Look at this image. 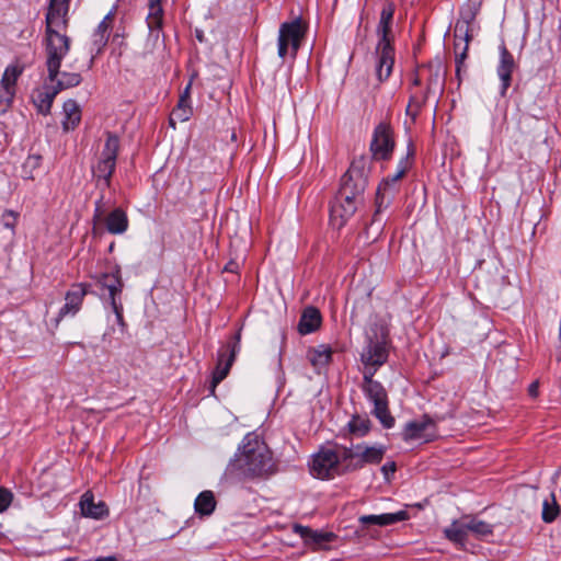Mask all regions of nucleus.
Listing matches in <instances>:
<instances>
[{"mask_svg": "<svg viewBox=\"0 0 561 561\" xmlns=\"http://www.w3.org/2000/svg\"><path fill=\"white\" fill-rule=\"evenodd\" d=\"M103 195L95 202V209L93 215L94 221H101L103 220L105 228L108 233L111 234H123L127 231L129 227V220L126 211L117 207L110 211L105 217L104 209H103Z\"/></svg>", "mask_w": 561, "mask_h": 561, "instance_id": "obj_14", "label": "nucleus"}, {"mask_svg": "<svg viewBox=\"0 0 561 561\" xmlns=\"http://www.w3.org/2000/svg\"><path fill=\"white\" fill-rule=\"evenodd\" d=\"M306 27L300 18L284 22L279 26L277 39V54L283 60L286 57L295 59L305 37Z\"/></svg>", "mask_w": 561, "mask_h": 561, "instance_id": "obj_10", "label": "nucleus"}, {"mask_svg": "<svg viewBox=\"0 0 561 561\" xmlns=\"http://www.w3.org/2000/svg\"><path fill=\"white\" fill-rule=\"evenodd\" d=\"M192 114L193 108L191 103L178 102L176 107L171 113L169 124L171 127L175 128L176 122H186L191 118Z\"/></svg>", "mask_w": 561, "mask_h": 561, "instance_id": "obj_37", "label": "nucleus"}, {"mask_svg": "<svg viewBox=\"0 0 561 561\" xmlns=\"http://www.w3.org/2000/svg\"><path fill=\"white\" fill-rule=\"evenodd\" d=\"M18 221V214L11 209L5 210L2 214V224L7 229L14 231Z\"/></svg>", "mask_w": 561, "mask_h": 561, "instance_id": "obj_41", "label": "nucleus"}, {"mask_svg": "<svg viewBox=\"0 0 561 561\" xmlns=\"http://www.w3.org/2000/svg\"><path fill=\"white\" fill-rule=\"evenodd\" d=\"M407 518L408 513L405 511H399L396 513H385L380 515H363L358 520L363 525L388 526L405 520Z\"/></svg>", "mask_w": 561, "mask_h": 561, "instance_id": "obj_27", "label": "nucleus"}, {"mask_svg": "<svg viewBox=\"0 0 561 561\" xmlns=\"http://www.w3.org/2000/svg\"><path fill=\"white\" fill-rule=\"evenodd\" d=\"M428 94L423 91H412L410 93L409 103L405 108V114L411 118V124L416 121L422 107L426 103Z\"/></svg>", "mask_w": 561, "mask_h": 561, "instance_id": "obj_30", "label": "nucleus"}, {"mask_svg": "<svg viewBox=\"0 0 561 561\" xmlns=\"http://www.w3.org/2000/svg\"><path fill=\"white\" fill-rule=\"evenodd\" d=\"M276 471L273 455L267 445L256 435L248 434L242 439L226 473L240 481L265 479Z\"/></svg>", "mask_w": 561, "mask_h": 561, "instance_id": "obj_1", "label": "nucleus"}, {"mask_svg": "<svg viewBox=\"0 0 561 561\" xmlns=\"http://www.w3.org/2000/svg\"><path fill=\"white\" fill-rule=\"evenodd\" d=\"M307 358L314 369L320 370L331 362L332 350L327 345H319L308 351Z\"/></svg>", "mask_w": 561, "mask_h": 561, "instance_id": "obj_29", "label": "nucleus"}, {"mask_svg": "<svg viewBox=\"0 0 561 561\" xmlns=\"http://www.w3.org/2000/svg\"><path fill=\"white\" fill-rule=\"evenodd\" d=\"M241 331H238L226 346L218 352L217 366L213 373L211 392L215 388L227 377L229 370L236 359L237 354L240 352Z\"/></svg>", "mask_w": 561, "mask_h": 561, "instance_id": "obj_11", "label": "nucleus"}, {"mask_svg": "<svg viewBox=\"0 0 561 561\" xmlns=\"http://www.w3.org/2000/svg\"><path fill=\"white\" fill-rule=\"evenodd\" d=\"M386 453L383 445H367L365 443L342 445V461L346 468V473L360 470L367 465H378L381 462Z\"/></svg>", "mask_w": 561, "mask_h": 561, "instance_id": "obj_8", "label": "nucleus"}, {"mask_svg": "<svg viewBox=\"0 0 561 561\" xmlns=\"http://www.w3.org/2000/svg\"><path fill=\"white\" fill-rule=\"evenodd\" d=\"M23 71L24 66L19 62L9 65L4 69L0 83L16 90V81L23 73Z\"/></svg>", "mask_w": 561, "mask_h": 561, "instance_id": "obj_35", "label": "nucleus"}, {"mask_svg": "<svg viewBox=\"0 0 561 561\" xmlns=\"http://www.w3.org/2000/svg\"><path fill=\"white\" fill-rule=\"evenodd\" d=\"M336 196L346 203L351 202L355 208H357L358 205L363 202L362 195H355L354 193L350 192L348 188H340Z\"/></svg>", "mask_w": 561, "mask_h": 561, "instance_id": "obj_40", "label": "nucleus"}, {"mask_svg": "<svg viewBox=\"0 0 561 561\" xmlns=\"http://www.w3.org/2000/svg\"><path fill=\"white\" fill-rule=\"evenodd\" d=\"M57 94L58 92L53 85L50 88H45L43 91H38L34 99V104L38 112L43 115H48Z\"/></svg>", "mask_w": 561, "mask_h": 561, "instance_id": "obj_31", "label": "nucleus"}, {"mask_svg": "<svg viewBox=\"0 0 561 561\" xmlns=\"http://www.w3.org/2000/svg\"><path fill=\"white\" fill-rule=\"evenodd\" d=\"M114 20V10H111L103 20L99 23L98 27L92 34V51L99 55L106 46L112 30Z\"/></svg>", "mask_w": 561, "mask_h": 561, "instance_id": "obj_21", "label": "nucleus"}, {"mask_svg": "<svg viewBox=\"0 0 561 561\" xmlns=\"http://www.w3.org/2000/svg\"><path fill=\"white\" fill-rule=\"evenodd\" d=\"M444 534L450 541L463 546L469 534H472L479 539L492 536L493 525L476 516L466 515L459 520H454L449 527L445 528Z\"/></svg>", "mask_w": 561, "mask_h": 561, "instance_id": "obj_9", "label": "nucleus"}, {"mask_svg": "<svg viewBox=\"0 0 561 561\" xmlns=\"http://www.w3.org/2000/svg\"><path fill=\"white\" fill-rule=\"evenodd\" d=\"M356 210L357 208L351 202L346 203L336 196L331 205L330 220L336 228H342Z\"/></svg>", "mask_w": 561, "mask_h": 561, "instance_id": "obj_24", "label": "nucleus"}, {"mask_svg": "<svg viewBox=\"0 0 561 561\" xmlns=\"http://www.w3.org/2000/svg\"><path fill=\"white\" fill-rule=\"evenodd\" d=\"M322 322L320 311L314 307H307L300 317L298 323V332L302 335H307L317 331Z\"/></svg>", "mask_w": 561, "mask_h": 561, "instance_id": "obj_26", "label": "nucleus"}, {"mask_svg": "<svg viewBox=\"0 0 561 561\" xmlns=\"http://www.w3.org/2000/svg\"><path fill=\"white\" fill-rule=\"evenodd\" d=\"M310 473L320 480H333L346 473L344 461H342V445L334 444L331 447H321L312 456L310 461Z\"/></svg>", "mask_w": 561, "mask_h": 561, "instance_id": "obj_5", "label": "nucleus"}, {"mask_svg": "<svg viewBox=\"0 0 561 561\" xmlns=\"http://www.w3.org/2000/svg\"><path fill=\"white\" fill-rule=\"evenodd\" d=\"M293 531L296 535H299L306 545L312 546L314 548H322L325 543L331 542L335 538L334 534L332 533L316 531L307 526L299 524L294 525Z\"/></svg>", "mask_w": 561, "mask_h": 561, "instance_id": "obj_22", "label": "nucleus"}, {"mask_svg": "<svg viewBox=\"0 0 561 561\" xmlns=\"http://www.w3.org/2000/svg\"><path fill=\"white\" fill-rule=\"evenodd\" d=\"M421 71L424 75L426 81V89L424 91L425 93L430 95L436 91H443L445 79L439 64H428L422 66Z\"/></svg>", "mask_w": 561, "mask_h": 561, "instance_id": "obj_25", "label": "nucleus"}, {"mask_svg": "<svg viewBox=\"0 0 561 561\" xmlns=\"http://www.w3.org/2000/svg\"><path fill=\"white\" fill-rule=\"evenodd\" d=\"M111 305V308L116 317V321L118 323V325H121L122 328L125 327V321H124V316H123V305H122V301L121 299H113V301L110 302Z\"/></svg>", "mask_w": 561, "mask_h": 561, "instance_id": "obj_43", "label": "nucleus"}, {"mask_svg": "<svg viewBox=\"0 0 561 561\" xmlns=\"http://www.w3.org/2000/svg\"><path fill=\"white\" fill-rule=\"evenodd\" d=\"M538 388H539V383H538V381H534V382H531V383L529 385V387H528V393H529V396H530V397H534V398H535V397H537V394H538Z\"/></svg>", "mask_w": 561, "mask_h": 561, "instance_id": "obj_47", "label": "nucleus"}, {"mask_svg": "<svg viewBox=\"0 0 561 561\" xmlns=\"http://www.w3.org/2000/svg\"><path fill=\"white\" fill-rule=\"evenodd\" d=\"M96 283L103 289L108 291L110 302L113 301V299H121L124 283L119 266H115L112 272L100 274L96 278Z\"/></svg>", "mask_w": 561, "mask_h": 561, "instance_id": "obj_20", "label": "nucleus"}, {"mask_svg": "<svg viewBox=\"0 0 561 561\" xmlns=\"http://www.w3.org/2000/svg\"><path fill=\"white\" fill-rule=\"evenodd\" d=\"M474 14L469 19H460L455 24L454 30V53L456 61V75L459 77L462 68H465V61L468 57L469 44L472 39L470 33V23L473 20Z\"/></svg>", "mask_w": 561, "mask_h": 561, "instance_id": "obj_13", "label": "nucleus"}, {"mask_svg": "<svg viewBox=\"0 0 561 561\" xmlns=\"http://www.w3.org/2000/svg\"><path fill=\"white\" fill-rule=\"evenodd\" d=\"M62 128L65 131L73 130L81 122V110L75 100L64 103Z\"/></svg>", "mask_w": 561, "mask_h": 561, "instance_id": "obj_28", "label": "nucleus"}, {"mask_svg": "<svg viewBox=\"0 0 561 561\" xmlns=\"http://www.w3.org/2000/svg\"><path fill=\"white\" fill-rule=\"evenodd\" d=\"M374 369L364 371L362 389L366 398L374 404L371 413L385 428H391L394 425V417L389 412L388 394L385 387L379 381L374 380Z\"/></svg>", "mask_w": 561, "mask_h": 561, "instance_id": "obj_7", "label": "nucleus"}, {"mask_svg": "<svg viewBox=\"0 0 561 561\" xmlns=\"http://www.w3.org/2000/svg\"><path fill=\"white\" fill-rule=\"evenodd\" d=\"M195 512L202 516L210 515L216 507V500L211 491H203L194 503Z\"/></svg>", "mask_w": 561, "mask_h": 561, "instance_id": "obj_34", "label": "nucleus"}, {"mask_svg": "<svg viewBox=\"0 0 561 561\" xmlns=\"http://www.w3.org/2000/svg\"><path fill=\"white\" fill-rule=\"evenodd\" d=\"M394 8L392 4L385 5L381 10L380 20L377 26L379 42L376 48V76L379 82H382L390 77L394 65V48L391 45V23Z\"/></svg>", "mask_w": 561, "mask_h": 561, "instance_id": "obj_3", "label": "nucleus"}, {"mask_svg": "<svg viewBox=\"0 0 561 561\" xmlns=\"http://www.w3.org/2000/svg\"><path fill=\"white\" fill-rule=\"evenodd\" d=\"M196 38H197L199 42H203V41H204V36H203V32H202V31L196 30Z\"/></svg>", "mask_w": 561, "mask_h": 561, "instance_id": "obj_48", "label": "nucleus"}, {"mask_svg": "<svg viewBox=\"0 0 561 561\" xmlns=\"http://www.w3.org/2000/svg\"><path fill=\"white\" fill-rule=\"evenodd\" d=\"M88 294L87 285L79 283L71 286L65 295V305L60 308L57 322L67 316H75L81 309L83 299Z\"/></svg>", "mask_w": 561, "mask_h": 561, "instance_id": "obj_19", "label": "nucleus"}, {"mask_svg": "<svg viewBox=\"0 0 561 561\" xmlns=\"http://www.w3.org/2000/svg\"><path fill=\"white\" fill-rule=\"evenodd\" d=\"M191 88H192V82H190L185 89L182 91L181 95H180V100L179 102H182V103H191Z\"/></svg>", "mask_w": 561, "mask_h": 561, "instance_id": "obj_44", "label": "nucleus"}, {"mask_svg": "<svg viewBox=\"0 0 561 561\" xmlns=\"http://www.w3.org/2000/svg\"><path fill=\"white\" fill-rule=\"evenodd\" d=\"M69 0H49L46 13L45 54L47 79L54 81L62 59L70 50L71 41L62 33L68 20Z\"/></svg>", "mask_w": 561, "mask_h": 561, "instance_id": "obj_2", "label": "nucleus"}, {"mask_svg": "<svg viewBox=\"0 0 561 561\" xmlns=\"http://www.w3.org/2000/svg\"><path fill=\"white\" fill-rule=\"evenodd\" d=\"M352 434L357 437L365 436L370 430V421L367 416L354 415L347 424Z\"/></svg>", "mask_w": 561, "mask_h": 561, "instance_id": "obj_38", "label": "nucleus"}, {"mask_svg": "<svg viewBox=\"0 0 561 561\" xmlns=\"http://www.w3.org/2000/svg\"><path fill=\"white\" fill-rule=\"evenodd\" d=\"M423 78H424V75L422 73L421 67H420L412 80V85L420 87L423 82Z\"/></svg>", "mask_w": 561, "mask_h": 561, "instance_id": "obj_46", "label": "nucleus"}, {"mask_svg": "<svg viewBox=\"0 0 561 561\" xmlns=\"http://www.w3.org/2000/svg\"><path fill=\"white\" fill-rule=\"evenodd\" d=\"M414 157V148L410 144L405 157H403L397 167V171L392 175L385 178L378 185L376 192V210L373 216L371 224L380 221L379 215L391 204L396 193L399 190V181L405 175L412 165Z\"/></svg>", "mask_w": 561, "mask_h": 561, "instance_id": "obj_4", "label": "nucleus"}, {"mask_svg": "<svg viewBox=\"0 0 561 561\" xmlns=\"http://www.w3.org/2000/svg\"><path fill=\"white\" fill-rule=\"evenodd\" d=\"M401 435L404 442H433L438 437L437 421L430 416L428 414H424L419 420L408 422L404 425Z\"/></svg>", "mask_w": 561, "mask_h": 561, "instance_id": "obj_12", "label": "nucleus"}, {"mask_svg": "<svg viewBox=\"0 0 561 561\" xmlns=\"http://www.w3.org/2000/svg\"><path fill=\"white\" fill-rule=\"evenodd\" d=\"M119 148V137L112 131H106L103 148L98 154L95 164L92 167L93 176L98 184L103 188H108L111 186L112 175L116 169Z\"/></svg>", "mask_w": 561, "mask_h": 561, "instance_id": "obj_6", "label": "nucleus"}, {"mask_svg": "<svg viewBox=\"0 0 561 561\" xmlns=\"http://www.w3.org/2000/svg\"><path fill=\"white\" fill-rule=\"evenodd\" d=\"M13 494L5 488H0V513H3L12 503Z\"/></svg>", "mask_w": 561, "mask_h": 561, "instance_id": "obj_42", "label": "nucleus"}, {"mask_svg": "<svg viewBox=\"0 0 561 561\" xmlns=\"http://www.w3.org/2000/svg\"><path fill=\"white\" fill-rule=\"evenodd\" d=\"M560 514V506L557 503L553 493L550 494L549 499H546L542 503L541 517L545 523H552L557 519Z\"/></svg>", "mask_w": 561, "mask_h": 561, "instance_id": "obj_36", "label": "nucleus"}, {"mask_svg": "<svg viewBox=\"0 0 561 561\" xmlns=\"http://www.w3.org/2000/svg\"><path fill=\"white\" fill-rule=\"evenodd\" d=\"M49 81L51 83H54L53 87L59 93L62 90L79 85L82 81V77L79 72H68V71L61 72L59 70V73L57 75L56 79L54 81H51V80H49Z\"/></svg>", "mask_w": 561, "mask_h": 561, "instance_id": "obj_33", "label": "nucleus"}, {"mask_svg": "<svg viewBox=\"0 0 561 561\" xmlns=\"http://www.w3.org/2000/svg\"><path fill=\"white\" fill-rule=\"evenodd\" d=\"M389 353L385 341L369 339L360 353L364 371L374 369V375L388 359Z\"/></svg>", "mask_w": 561, "mask_h": 561, "instance_id": "obj_17", "label": "nucleus"}, {"mask_svg": "<svg viewBox=\"0 0 561 561\" xmlns=\"http://www.w3.org/2000/svg\"><path fill=\"white\" fill-rule=\"evenodd\" d=\"M396 463L394 462H387L381 467V471L386 479L389 478L390 474H393L396 472Z\"/></svg>", "mask_w": 561, "mask_h": 561, "instance_id": "obj_45", "label": "nucleus"}, {"mask_svg": "<svg viewBox=\"0 0 561 561\" xmlns=\"http://www.w3.org/2000/svg\"><path fill=\"white\" fill-rule=\"evenodd\" d=\"M148 15L147 24L148 27L153 30H160L163 23V9L162 0H148Z\"/></svg>", "mask_w": 561, "mask_h": 561, "instance_id": "obj_32", "label": "nucleus"}, {"mask_svg": "<svg viewBox=\"0 0 561 561\" xmlns=\"http://www.w3.org/2000/svg\"><path fill=\"white\" fill-rule=\"evenodd\" d=\"M15 95V89L0 83V113H5L11 106Z\"/></svg>", "mask_w": 561, "mask_h": 561, "instance_id": "obj_39", "label": "nucleus"}, {"mask_svg": "<svg viewBox=\"0 0 561 561\" xmlns=\"http://www.w3.org/2000/svg\"><path fill=\"white\" fill-rule=\"evenodd\" d=\"M93 62H94V55H92V56H91V58H90V60H89L88 69H91V68H92Z\"/></svg>", "mask_w": 561, "mask_h": 561, "instance_id": "obj_49", "label": "nucleus"}, {"mask_svg": "<svg viewBox=\"0 0 561 561\" xmlns=\"http://www.w3.org/2000/svg\"><path fill=\"white\" fill-rule=\"evenodd\" d=\"M500 58L496 67V75L501 81L500 94L505 96L512 84V76L516 68L514 56L504 44L499 47Z\"/></svg>", "mask_w": 561, "mask_h": 561, "instance_id": "obj_18", "label": "nucleus"}, {"mask_svg": "<svg viewBox=\"0 0 561 561\" xmlns=\"http://www.w3.org/2000/svg\"><path fill=\"white\" fill-rule=\"evenodd\" d=\"M82 515L93 519H103L108 516V508L103 501L94 502L92 492L87 491L80 500Z\"/></svg>", "mask_w": 561, "mask_h": 561, "instance_id": "obj_23", "label": "nucleus"}, {"mask_svg": "<svg viewBox=\"0 0 561 561\" xmlns=\"http://www.w3.org/2000/svg\"><path fill=\"white\" fill-rule=\"evenodd\" d=\"M368 183V173L366 170V161L364 158L352 162L348 170L341 179L340 188H348L355 195L364 194Z\"/></svg>", "mask_w": 561, "mask_h": 561, "instance_id": "obj_15", "label": "nucleus"}, {"mask_svg": "<svg viewBox=\"0 0 561 561\" xmlns=\"http://www.w3.org/2000/svg\"><path fill=\"white\" fill-rule=\"evenodd\" d=\"M394 149V140L389 124L380 123L376 126L370 142V151L376 160H388Z\"/></svg>", "mask_w": 561, "mask_h": 561, "instance_id": "obj_16", "label": "nucleus"}, {"mask_svg": "<svg viewBox=\"0 0 561 561\" xmlns=\"http://www.w3.org/2000/svg\"><path fill=\"white\" fill-rule=\"evenodd\" d=\"M114 245H115L114 243H111V244H110L108 250H110L111 252L114 250Z\"/></svg>", "mask_w": 561, "mask_h": 561, "instance_id": "obj_50", "label": "nucleus"}]
</instances>
